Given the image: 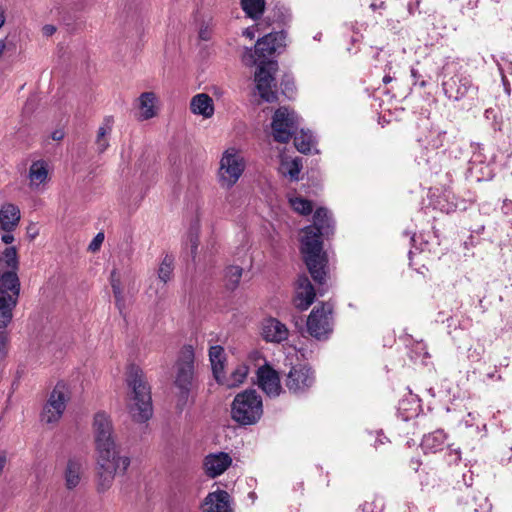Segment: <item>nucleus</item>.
I'll list each match as a JSON object with an SVG mask.
<instances>
[{
    "label": "nucleus",
    "instance_id": "nucleus-34",
    "mask_svg": "<svg viewBox=\"0 0 512 512\" xmlns=\"http://www.w3.org/2000/svg\"><path fill=\"white\" fill-rule=\"evenodd\" d=\"M249 368L246 364L242 363L231 372L230 377L226 379L227 387H237L242 384L248 376Z\"/></svg>",
    "mask_w": 512,
    "mask_h": 512
},
{
    "label": "nucleus",
    "instance_id": "nucleus-29",
    "mask_svg": "<svg viewBox=\"0 0 512 512\" xmlns=\"http://www.w3.org/2000/svg\"><path fill=\"white\" fill-rule=\"evenodd\" d=\"M203 467L208 477L220 476L224 472V452L208 454L204 458Z\"/></svg>",
    "mask_w": 512,
    "mask_h": 512
},
{
    "label": "nucleus",
    "instance_id": "nucleus-4",
    "mask_svg": "<svg viewBox=\"0 0 512 512\" xmlns=\"http://www.w3.org/2000/svg\"><path fill=\"white\" fill-rule=\"evenodd\" d=\"M126 382L131 390L127 404L129 413L136 422H146L152 416L153 409L150 387L143 371L136 366H131Z\"/></svg>",
    "mask_w": 512,
    "mask_h": 512
},
{
    "label": "nucleus",
    "instance_id": "nucleus-51",
    "mask_svg": "<svg viewBox=\"0 0 512 512\" xmlns=\"http://www.w3.org/2000/svg\"><path fill=\"white\" fill-rule=\"evenodd\" d=\"M211 34H212V29L209 26H203L199 30V36L204 41L209 40Z\"/></svg>",
    "mask_w": 512,
    "mask_h": 512
},
{
    "label": "nucleus",
    "instance_id": "nucleus-2",
    "mask_svg": "<svg viewBox=\"0 0 512 512\" xmlns=\"http://www.w3.org/2000/svg\"><path fill=\"white\" fill-rule=\"evenodd\" d=\"M285 40L284 31L270 32L256 41L254 49H246L243 54V62L247 66H257L254 75L256 91L266 102L277 100V84L274 75L278 70V63L273 57L285 48Z\"/></svg>",
    "mask_w": 512,
    "mask_h": 512
},
{
    "label": "nucleus",
    "instance_id": "nucleus-8",
    "mask_svg": "<svg viewBox=\"0 0 512 512\" xmlns=\"http://www.w3.org/2000/svg\"><path fill=\"white\" fill-rule=\"evenodd\" d=\"M300 126V119L292 109L282 106L273 114L271 129L276 142L288 143Z\"/></svg>",
    "mask_w": 512,
    "mask_h": 512
},
{
    "label": "nucleus",
    "instance_id": "nucleus-57",
    "mask_svg": "<svg viewBox=\"0 0 512 512\" xmlns=\"http://www.w3.org/2000/svg\"><path fill=\"white\" fill-rule=\"evenodd\" d=\"M5 20V9L2 6H0V28H2L3 25L5 24Z\"/></svg>",
    "mask_w": 512,
    "mask_h": 512
},
{
    "label": "nucleus",
    "instance_id": "nucleus-54",
    "mask_svg": "<svg viewBox=\"0 0 512 512\" xmlns=\"http://www.w3.org/2000/svg\"><path fill=\"white\" fill-rule=\"evenodd\" d=\"M458 154H461V147L458 144H453L450 147L449 155H454L455 158H458Z\"/></svg>",
    "mask_w": 512,
    "mask_h": 512
},
{
    "label": "nucleus",
    "instance_id": "nucleus-13",
    "mask_svg": "<svg viewBox=\"0 0 512 512\" xmlns=\"http://www.w3.org/2000/svg\"><path fill=\"white\" fill-rule=\"evenodd\" d=\"M257 385L269 397H278L282 392L278 372L270 364L265 363L257 369Z\"/></svg>",
    "mask_w": 512,
    "mask_h": 512
},
{
    "label": "nucleus",
    "instance_id": "nucleus-42",
    "mask_svg": "<svg viewBox=\"0 0 512 512\" xmlns=\"http://www.w3.org/2000/svg\"><path fill=\"white\" fill-rule=\"evenodd\" d=\"M384 507V499L382 497H374L366 500L360 507L361 512H382Z\"/></svg>",
    "mask_w": 512,
    "mask_h": 512
},
{
    "label": "nucleus",
    "instance_id": "nucleus-37",
    "mask_svg": "<svg viewBox=\"0 0 512 512\" xmlns=\"http://www.w3.org/2000/svg\"><path fill=\"white\" fill-rule=\"evenodd\" d=\"M243 269L239 266L226 267V291L234 290L239 285Z\"/></svg>",
    "mask_w": 512,
    "mask_h": 512
},
{
    "label": "nucleus",
    "instance_id": "nucleus-21",
    "mask_svg": "<svg viewBox=\"0 0 512 512\" xmlns=\"http://www.w3.org/2000/svg\"><path fill=\"white\" fill-rule=\"evenodd\" d=\"M412 248L409 251V258L412 259V255L415 251H419V253L431 252L436 246L439 245L438 239L436 236L431 233H420L413 234L411 236Z\"/></svg>",
    "mask_w": 512,
    "mask_h": 512
},
{
    "label": "nucleus",
    "instance_id": "nucleus-43",
    "mask_svg": "<svg viewBox=\"0 0 512 512\" xmlns=\"http://www.w3.org/2000/svg\"><path fill=\"white\" fill-rule=\"evenodd\" d=\"M280 88H281L282 93L287 98H292L295 94V85H294L293 77L290 75H285L280 83Z\"/></svg>",
    "mask_w": 512,
    "mask_h": 512
},
{
    "label": "nucleus",
    "instance_id": "nucleus-39",
    "mask_svg": "<svg viewBox=\"0 0 512 512\" xmlns=\"http://www.w3.org/2000/svg\"><path fill=\"white\" fill-rule=\"evenodd\" d=\"M289 203L293 210L301 215H309L313 209L311 201L302 197H290Z\"/></svg>",
    "mask_w": 512,
    "mask_h": 512
},
{
    "label": "nucleus",
    "instance_id": "nucleus-9",
    "mask_svg": "<svg viewBox=\"0 0 512 512\" xmlns=\"http://www.w3.org/2000/svg\"><path fill=\"white\" fill-rule=\"evenodd\" d=\"M445 137V131L431 129L425 137L419 139V147L421 149L420 156L417 157L419 164L423 162L435 173L438 172L436 170V162L445 154L444 151H439V148L443 146Z\"/></svg>",
    "mask_w": 512,
    "mask_h": 512
},
{
    "label": "nucleus",
    "instance_id": "nucleus-1",
    "mask_svg": "<svg viewBox=\"0 0 512 512\" xmlns=\"http://www.w3.org/2000/svg\"><path fill=\"white\" fill-rule=\"evenodd\" d=\"M92 433L96 453L97 490H109L117 476L126 474L131 460L122 455L116 443L111 417L105 412H97L93 417Z\"/></svg>",
    "mask_w": 512,
    "mask_h": 512
},
{
    "label": "nucleus",
    "instance_id": "nucleus-35",
    "mask_svg": "<svg viewBox=\"0 0 512 512\" xmlns=\"http://www.w3.org/2000/svg\"><path fill=\"white\" fill-rule=\"evenodd\" d=\"M419 404L416 401L402 400L399 403L398 415L403 421H408L417 416Z\"/></svg>",
    "mask_w": 512,
    "mask_h": 512
},
{
    "label": "nucleus",
    "instance_id": "nucleus-49",
    "mask_svg": "<svg viewBox=\"0 0 512 512\" xmlns=\"http://www.w3.org/2000/svg\"><path fill=\"white\" fill-rule=\"evenodd\" d=\"M388 442V438L383 435L381 431L376 432L374 447L378 449L381 445H384Z\"/></svg>",
    "mask_w": 512,
    "mask_h": 512
},
{
    "label": "nucleus",
    "instance_id": "nucleus-12",
    "mask_svg": "<svg viewBox=\"0 0 512 512\" xmlns=\"http://www.w3.org/2000/svg\"><path fill=\"white\" fill-rule=\"evenodd\" d=\"M315 373L311 367L303 364L292 366L287 374L285 384L296 395L306 393L315 384Z\"/></svg>",
    "mask_w": 512,
    "mask_h": 512
},
{
    "label": "nucleus",
    "instance_id": "nucleus-52",
    "mask_svg": "<svg viewBox=\"0 0 512 512\" xmlns=\"http://www.w3.org/2000/svg\"><path fill=\"white\" fill-rule=\"evenodd\" d=\"M14 229H8V230H4L5 233L2 235L1 237V240L5 243V244H10L14 241V236L12 234V231Z\"/></svg>",
    "mask_w": 512,
    "mask_h": 512
},
{
    "label": "nucleus",
    "instance_id": "nucleus-20",
    "mask_svg": "<svg viewBox=\"0 0 512 512\" xmlns=\"http://www.w3.org/2000/svg\"><path fill=\"white\" fill-rule=\"evenodd\" d=\"M157 96L154 92H143L137 99L139 115L138 119L144 121L157 115Z\"/></svg>",
    "mask_w": 512,
    "mask_h": 512
},
{
    "label": "nucleus",
    "instance_id": "nucleus-55",
    "mask_svg": "<svg viewBox=\"0 0 512 512\" xmlns=\"http://www.w3.org/2000/svg\"><path fill=\"white\" fill-rule=\"evenodd\" d=\"M386 70L390 71V70H391V66H390V65H386V69H385V71H386ZM393 79H394V76H392V75L390 74V72H387V73L384 75V77H383L382 81H383V83L388 84V83H390Z\"/></svg>",
    "mask_w": 512,
    "mask_h": 512
},
{
    "label": "nucleus",
    "instance_id": "nucleus-45",
    "mask_svg": "<svg viewBox=\"0 0 512 512\" xmlns=\"http://www.w3.org/2000/svg\"><path fill=\"white\" fill-rule=\"evenodd\" d=\"M449 450V462L457 463L461 460V451L459 448H454L453 445H447Z\"/></svg>",
    "mask_w": 512,
    "mask_h": 512
},
{
    "label": "nucleus",
    "instance_id": "nucleus-27",
    "mask_svg": "<svg viewBox=\"0 0 512 512\" xmlns=\"http://www.w3.org/2000/svg\"><path fill=\"white\" fill-rule=\"evenodd\" d=\"M468 172L470 176L477 181L491 178L490 166L482 161V155L480 153H474L469 160Z\"/></svg>",
    "mask_w": 512,
    "mask_h": 512
},
{
    "label": "nucleus",
    "instance_id": "nucleus-36",
    "mask_svg": "<svg viewBox=\"0 0 512 512\" xmlns=\"http://www.w3.org/2000/svg\"><path fill=\"white\" fill-rule=\"evenodd\" d=\"M173 262L174 259L170 255H166L158 268V278L161 282L166 284L169 282L173 275Z\"/></svg>",
    "mask_w": 512,
    "mask_h": 512
},
{
    "label": "nucleus",
    "instance_id": "nucleus-25",
    "mask_svg": "<svg viewBox=\"0 0 512 512\" xmlns=\"http://www.w3.org/2000/svg\"><path fill=\"white\" fill-rule=\"evenodd\" d=\"M224 349L220 345L211 346L209 349V360L215 380L221 384L224 378Z\"/></svg>",
    "mask_w": 512,
    "mask_h": 512
},
{
    "label": "nucleus",
    "instance_id": "nucleus-63",
    "mask_svg": "<svg viewBox=\"0 0 512 512\" xmlns=\"http://www.w3.org/2000/svg\"><path fill=\"white\" fill-rule=\"evenodd\" d=\"M4 50H5V42L0 40V57L2 56Z\"/></svg>",
    "mask_w": 512,
    "mask_h": 512
},
{
    "label": "nucleus",
    "instance_id": "nucleus-19",
    "mask_svg": "<svg viewBox=\"0 0 512 512\" xmlns=\"http://www.w3.org/2000/svg\"><path fill=\"white\" fill-rule=\"evenodd\" d=\"M29 186L31 189H38L49 179V165L45 160L34 161L28 173Z\"/></svg>",
    "mask_w": 512,
    "mask_h": 512
},
{
    "label": "nucleus",
    "instance_id": "nucleus-50",
    "mask_svg": "<svg viewBox=\"0 0 512 512\" xmlns=\"http://www.w3.org/2000/svg\"><path fill=\"white\" fill-rule=\"evenodd\" d=\"M261 25H262L261 23H257L255 26H251V27L246 28L243 31V35H245L246 37H248L249 39L252 40L254 38V36H255V33L260 30V26Z\"/></svg>",
    "mask_w": 512,
    "mask_h": 512
},
{
    "label": "nucleus",
    "instance_id": "nucleus-32",
    "mask_svg": "<svg viewBox=\"0 0 512 512\" xmlns=\"http://www.w3.org/2000/svg\"><path fill=\"white\" fill-rule=\"evenodd\" d=\"M241 7L246 16L258 20L265 10V0H241Z\"/></svg>",
    "mask_w": 512,
    "mask_h": 512
},
{
    "label": "nucleus",
    "instance_id": "nucleus-22",
    "mask_svg": "<svg viewBox=\"0 0 512 512\" xmlns=\"http://www.w3.org/2000/svg\"><path fill=\"white\" fill-rule=\"evenodd\" d=\"M114 126V117L105 116L97 129L95 145L98 153H104L109 147V140Z\"/></svg>",
    "mask_w": 512,
    "mask_h": 512
},
{
    "label": "nucleus",
    "instance_id": "nucleus-53",
    "mask_svg": "<svg viewBox=\"0 0 512 512\" xmlns=\"http://www.w3.org/2000/svg\"><path fill=\"white\" fill-rule=\"evenodd\" d=\"M502 210L505 214H512V200H504Z\"/></svg>",
    "mask_w": 512,
    "mask_h": 512
},
{
    "label": "nucleus",
    "instance_id": "nucleus-44",
    "mask_svg": "<svg viewBox=\"0 0 512 512\" xmlns=\"http://www.w3.org/2000/svg\"><path fill=\"white\" fill-rule=\"evenodd\" d=\"M449 195L444 194L439 200H438V208L447 214L455 211L458 207V204L454 201H448Z\"/></svg>",
    "mask_w": 512,
    "mask_h": 512
},
{
    "label": "nucleus",
    "instance_id": "nucleus-58",
    "mask_svg": "<svg viewBox=\"0 0 512 512\" xmlns=\"http://www.w3.org/2000/svg\"><path fill=\"white\" fill-rule=\"evenodd\" d=\"M226 512H234L229 495L226 493Z\"/></svg>",
    "mask_w": 512,
    "mask_h": 512
},
{
    "label": "nucleus",
    "instance_id": "nucleus-30",
    "mask_svg": "<svg viewBox=\"0 0 512 512\" xmlns=\"http://www.w3.org/2000/svg\"><path fill=\"white\" fill-rule=\"evenodd\" d=\"M293 136L294 145L299 152L304 154L317 152L315 137L309 130L300 129Z\"/></svg>",
    "mask_w": 512,
    "mask_h": 512
},
{
    "label": "nucleus",
    "instance_id": "nucleus-17",
    "mask_svg": "<svg viewBox=\"0 0 512 512\" xmlns=\"http://www.w3.org/2000/svg\"><path fill=\"white\" fill-rule=\"evenodd\" d=\"M246 167L245 158L234 148L226 149V186L235 184Z\"/></svg>",
    "mask_w": 512,
    "mask_h": 512
},
{
    "label": "nucleus",
    "instance_id": "nucleus-56",
    "mask_svg": "<svg viewBox=\"0 0 512 512\" xmlns=\"http://www.w3.org/2000/svg\"><path fill=\"white\" fill-rule=\"evenodd\" d=\"M56 31V28L52 25H45L43 27V33L46 35V36H51L52 34H54V32Z\"/></svg>",
    "mask_w": 512,
    "mask_h": 512
},
{
    "label": "nucleus",
    "instance_id": "nucleus-26",
    "mask_svg": "<svg viewBox=\"0 0 512 512\" xmlns=\"http://www.w3.org/2000/svg\"><path fill=\"white\" fill-rule=\"evenodd\" d=\"M302 169V161L300 158H290L282 156L279 165V173L289 178L290 181H298L299 174Z\"/></svg>",
    "mask_w": 512,
    "mask_h": 512
},
{
    "label": "nucleus",
    "instance_id": "nucleus-31",
    "mask_svg": "<svg viewBox=\"0 0 512 512\" xmlns=\"http://www.w3.org/2000/svg\"><path fill=\"white\" fill-rule=\"evenodd\" d=\"M202 512H224V490L210 492L201 505Z\"/></svg>",
    "mask_w": 512,
    "mask_h": 512
},
{
    "label": "nucleus",
    "instance_id": "nucleus-47",
    "mask_svg": "<svg viewBox=\"0 0 512 512\" xmlns=\"http://www.w3.org/2000/svg\"><path fill=\"white\" fill-rule=\"evenodd\" d=\"M9 343V337L6 333H0V357H3L7 353V347Z\"/></svg>",
    "mask_w": 512,
    "mask_h": 512
},
{
    "label": "nucleus",
    "instance_id": "nucleus-40",
    "mask_svg": "<svg viewBox=\"0 0 512 512\" xmlns=\"http://www.w3.org/2000/svg\"><path fill=\"white\" fill-rule=\"evenodd\" d=\"M409 357L415 364L425 365L428 358L426 346L423 343H417L410 350Z\"/></svg>",
    "mask_w": 512,
    "mask_h": 512
},
{
    "label": "nucleus",
    "instance_id": "nucleus-64",
    "mask_svg": "<svg viewBox=\"0 0 512 512\" xmlns=\"http://www.w3.org/2000/svg\"><path fill=\"white\" fill-rule=\"evenodd\" d=\"M219 164H220L219 170L221 171L222 169H224V155L221 157ZM219 175L221 176V172L219 173Z\"/></svg>",
    "mask_w": 512,
    "mask_h": 512
},
{
    "label": "nucleus",
    "instance_id": "nucleus-7",
    "mask_svg": "<svg viewBox=\"0 0 512 512\" xmlns=\"http://www.w3.org/2000/svg\"><path fill=\"white\" fill-rule=\"evenodd\" d=\"M194 349L191 345L184 346L177 361V374L175 385L180 390L178 405L187 403L190 386L194 375Z\"/></svg>",
    "mask_w": 512,
    "mask_h": 512
},
{
    "label": "nucleus",
    "instance_id": "nucleus-41",
    "mask_svg": "<svg viewBox=\"0 0 512 512\" xmlns=\"http://www.w3.org/2000/svg\"><path fill=\"white\" fill-rule=\"evenodd\" d=\"M4 260L8 268L7 271H16L18 273L19 261L17 256V250L15 247H8L4 250Z\"/></svg>",
    "mask_w": 512,
    "mask_h": 512
},
{
    "label": "nucleus",
    "instance_id": "nucleus-33",
    "mask_svg": "<svg viewBox=\"0 0 512 512\" xmlns=\"http://www.w3.org/2000/svg\"><path fill=\"white\" fill-rule=\"evenodd\" d=\"M110 285L115 298L116 306L121 310L124 306V297L120 273L117 269H113L110 274Z\"/></svg>",
    "mask_w": 512,
    "mask_h": 512
},
{
    "label": "nucleus",
    "instance_id": "nucleus-24",
    "mask_svg": "<svg viewBox=\"0 0 512 512\" xmlns=\"http://www.w3.org/2000/svg\"><path fill=\"white\" fill-rule=\"evenodd\" d=\"M20 209L12 204L5 203L0 208V226L3 230L15 229L20 221Z\"/></svg>",
    "mask_w": 512,
    "mask_h": 512
},
{
    "label": "nucleus",
    "instance_id": "nucleus-11",
    "mask_svg": "<svg viewBox=\"0 0 512 512\" xmlns=\"http://www.w3.org/2000/svg\"><path fill=\"white\" fill-rule=\"evenodd\" d=\"M446 97L453 101L473 99L477 95L478 88L472 83L470 76L455 74L442 83Z\"/></svg>",
    "mask_w": 512,
    "mask_h": 512
},
{
    "label": "nucleus",
    "instance_id": "nucleus-23",
    "mask_svg": "<svg viewBox=\"0 0 512 512\" xmlns=\"http://www.w3.org/2000/svg\"><path fill=\"white\" fill-rule=\"evenodd\" d=\"M447 434L442 429H437L423 436L421 448L424 453H436L441 451L446 443Z\"/></svg>",
    "mask_w": 512,
    "mask_h": 512
},
{
    "label": "nucleus",
    "instance_id": "nucleus-16",
    "mask_svg": "<svg viewBox=\"0 0 512 512\" xmlns=\"http://www.w3.org/2000/svg\"><path fill=\"white\" fill-rule=\"evenodd\" d=\"M315 289L306 275H300L295 283L293 302L299 310H306L315 300Z\"/></svg>",
    "mask_w": 512,
    "mask_h": 512
},
{
    "label": "nucleus",
    "instance_id": "nucleus-15",
    "mask_svg": "<svg viewBox=\"0 0 512 512\" xmlns=\"http://www.w3.org/2000/svg\"><path fill=\"white\" fill-rule=\"evenodd\" d=\"M21 282L16 271H0V300L17 304Z\"/></svg>",
    "mask_w": 512,
    "mask_h": 512
},
{
    "label": "nucleus",
    "instance_id": "nucleus-61",
    "mask_svg": "<svg viewBox=\"0 0 512 512\" xmlns=\"http://www.w3.org/2000/svg\"><path fill=\"white\" fill-rule=\"evenodd\" d=\"M502 82H503L506 93L509 94L510 93L509 83L507 82L506 77L504 75H502Z\"/></svg>",
    "mask_w": 512,
    "mask_h": 512
},
{
    "label": "nucleus",
    "instance_id": "nucleus-59",
    "mask_svg": "<svg viewBox=\"0 0 512 512\" xmlns=\"http://www.w3.org/2000/svg\"><path fill=\"white\" fill-rule=\"evenodd\" d=\"M28 234L31 239H34L37 236L38 231L35 229V227H28Z\"/></svg>",
    "mask_w": 512,
    "mask_h": 512
},
{
    "label": "nucleus",
    "instance_id": "nucleus-10",
    "mask_svg": "<svg viewBox=\"0 0 512 512\" xmlns=\"http://www.w3.org/2000/svg\"><path fill=\"white\" fill-rule=\"evenodd\" d=\"M333 306L330 303H322L316 306L307 319V330L317 340H325L333 330L332 318Z\"/></svg>",
    "mask_w": 512,
    "mask_h": 512
},
{
    "label": "nucleus",
    "instance_id": "nucleus-38",
    "mask_svg": "<svg viewBox=\"0 0 512 512\" xmlns=\"http://www.w3.org/2000/svg\"><path fill=\"white\" fill-rule=\"evenodd\" d=\"M17 304L0 300V329H5L13 318V310Z\"/></svg>",
    "mask_w": 512,
    "mask_h": 512
},
{
    "label": "nucleus",
    "instance_id": "nucleus-5",
    "mask_svg": "<svg viewBox=\"0 0 512 512\" xmlns=\"http://www.w3.org/2000/svg\"><path fill=\"white\" fill-rule=\"evenodd\" d=\"M263 415V402L255 390L237 394L231 404L232 419L242 426L257 423Z\"/></svg>",
    "mask_w": 512,
    "mask_h": 512
},
{
    "label": "nucleus",
    "instance_id": "nucleus-6",
    "mask_svg": "<svg viewBox=\"0 0 512 512\" xmlns=\"http://www.w3.org/2000/svg\"><path fill=\"white\" fill-rule=\"evenodd\" d=\"M70 399V390L64 382H58L51 391L40 414V420L46 425H54L62 418Z\"/></svg>",
    "mask_w": 512,
    "mask_h": 512
},
{
    "label": "nucleus",
    "instance_id": "nucleus-14",
    "mask_svg": "<svg viewBox=\"0 0 512 512\" xmlns=\"http://www.w3.org/2000/svg\"><path fill=\"white\" fill-rule=\"evenodd\" d=\"M261 338L272 344H281L288 340L289 329L280 320L274 317L264 318L259 327Z\"/></svg>",
    "mask_w": 512,
    "mask_h": 512
},
{
    "label": "nucleus",
    "instance_id": "nucleus-28",
    "mask_svg": "<svg viewBox=\"0 0 512 512\" xmlns=\"http://www.w3.org/2000/svg\"><path fill=\"white\" fill-rule=\"evenodd\" d=\"M82 476V464L79 460L69 459L65 470H64V479L65 486L67 489L72 490L76 488L81 481Z\"/></svg>",
    "mask_w": 512,
    "mask_h": 512
},
{
    "label": "nucleus",
    "instance_id": "nucleus-46",
    "mask_svg": "<svg viewBox=\"0 0 512 512\" xmlns=\"http://www.w3.org/2000/svg\"><path fill=\"white\" fill-rule=\"evenodd\" d=\"M104 241V234L99 232L89 244V250L92 252L97 251Z\"/></svg>",
    "mask_w": 512,
    "mask_h": 512
},
{
    "label": "nucleus",
    "instance_id": "nucleus-18",
    "mask_svg": "<svg viewBox=\"0 0 512 512\" xmlns=\"http://www.w3.org/2000/svg\"><path fill=\"white\" fill-rule=\"evenodd\" d=\"M189 109L193 115L203 119H210L215 111L213 99L206 93L194 95L190 100Z\"/></svg>",
    "mask_w": 512,
    "mask_h": 512
},
{
    "label": "nucleus",
    "instance_id": "nucleus-60",
    "mask_svg": "<svg viewBox=\"0 0 512 512\" xmlns=\"http://www.w3.org/2000/svg\"><path fill=\"white\" fill-rule=\"evenodd\" d=\"M63 135H64V134H63V132H62V131H55V132H53V134H52V138H53L54 140H60V139H62V138H63Z\"/></svg>",
    "mask_w": 512,
    "mask_h": 512
},
{
    "label": "nucleus",
    "instance_id": "nucleus-48",
    "mask_svg": "<svg viewBox=\"0 0 512 512\" xmlns=\"http://www.w3.org/2000/svg\"><path fill=\"white\" fill-rule=\"evenodd\" d=\"M410 72H411V77L414 80V83H413L414 85H419V87H421V88H424L427 85L426 81L421 79V75L415 68H411Z\"/></svg>",
    "mask_w": 512,
    "mask_h": 512
},
{
    "label": "nucleus",
    "instance_id": "nucleus-62",
    "mask_svg": "<svg viewBox=\"0 0 512 512\" xmlns=\"http://www.w3.org/2000/svg\"><path fill=\"white\" fill-rule=\"evenodd\" d=\"M231 464H232V458L226 453V470L229 469Z\"/></svg>",
    "mask_w": 512,
    "mask_h": 512
},
{
    "label": "nucleus",
    "instance_id": "nucleus-3",
    "mask_svg": "<svg viewBox=\"0 0 512 512\" xmlns=\"http://www.w3.org/2000/svg\"><path fill=\"white\" fill-rule=\"evenodd\" d=\"M335 222L326 208H318L313 224L303 229L301 253L313 280L323 284L326 278L327 257L323 252L321 237L333 234Z\"/></svg>",
    "mask_w": 512,
    "mask_h": 512
}]
</instances>
